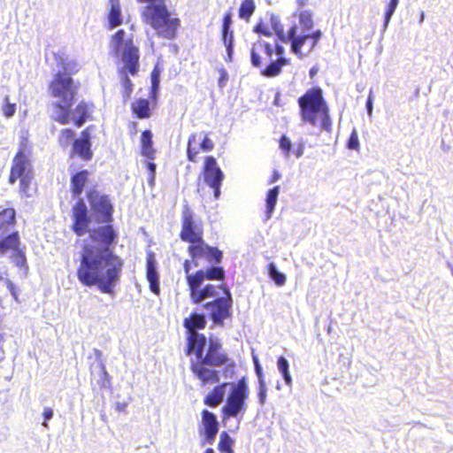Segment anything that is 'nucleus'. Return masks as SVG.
<instances>
[{
	"label": "nucleus",
	"mask_w": 453,
	"mask_h": 453,
	"mask_svg": "<svg viewBox=\"0 0 453 453\" xmlns=\"http://www.w3.org/2000/svg\"><path fill=\"white\" fill-rule=\"evenodd\" d=\"M93 104L84 100L78 103L74 109L77 117L73 119V123L76 127H82L88 120L91 119V111Z\"/></svg>",
	"instance_id": "nucleus-24"
},
{
	"label": "nucleus",
	"mask_w": 453,
	"mask_h": 453,
	"mask_svg": "<svg viewBox=\"0 0 453 453\" xmlns=\"http://www.w3.org/2000/svg\"><path fill=\"white\" fill-rule=\"evenodd\" d=\"M296 4L299 7H303L308 4V0H296Z\"/></svg>",
	"instance_id": "nucleus-57"
},
{
	"label": "nucleus",
	"mask_w": 453,
	"mask_h": 453,
	"mask_svg": "<svg viewBox=\"0 0 453 453\" xmlns=\"http://www.w3.org/2000/svg\"><path fill=\"white\" fill-rule=\"evenodd\" d=\"M225 279V270L221 266H210L203 269H199L194 272V276L192 277L191 281L194 284H203V282L207 280H219L222 281Z\"/></svg>",
	"instance_id": "nucleus-21"
},
{
	"label": "nucleus",
	"mask_w": 453,
	"mask_h": 453,
	"mask_svg": "<svg viewBox=\"0 0 453 453\" xmlns=\"http://www.w3.org/2000/svg\"><path fill=\"white\" fill-rule=\"evenodd\" d=\"M254 32L263 35L266 37H271L273 35V33L262 23H259L255 26Z\"/></svg>",
	"instance_id": "nucleus-48"
},
{
	"label": "nucleus",
	"mask_w": 453,
	"mask_h": 453,
	"mask_svg": "<svg viewBox=\"0 0 453 453\" xmlns=\"http://www.w3.org/2000/svg\"><path fill=\"white\" fill-rule=\"evenodd\" d=\"M268 273L277 286L280 287L286 283V276L277 270L273 263L268 265Z\"/></svg>",
	"instance_id": "nucleus-38"
},
{
	"label": "nucleus",
	"mask_w": 453,
	"mask_h": 453,
	"mask_svg": "<svg viewBox=\"0 0 453 453\" xmlns=\"http://www.w3.org/2000/svg\"><path fill=\"white\" fill-rule=\"evenodd\" d=\"M86 196L91 209L101 215L102 221L107 224L89 231L91 219L84 201L79 198L73 206L72 230L78 236L89 232V239L95 243L82 245L76 277L83 287L96 286L102 293L112 294L124 267V260L112 248L118 240V233L110 224L113 220V206L109 196L96 188L88 189Z\"/></svg>",
	"instance_id": "nucleus-1"
},
{
	"label": "nucleus",
	"mask_w": 453,
	"mask_h": 453,
	"mask_svg": "<svg viewBox=\"0 0 453 453\" xmlns=\"http://www.w3.org/2000/svg\"><path fill=\"white\" fill-rule=\"evenodd\" d=\"M118 73L121 77V85L124 89L125 98H129L132 94L133 86H134L132 81L128 77V75H130V73L127 72L124 73L121 70H118Z\"/></svg>",
	"instance_id": "nucleus-39"
},
{
	"label": "nucleus",
	"mask_w": 453,
	"mask_h": 453,
	"mask_svg": "<svg viewBox=\"0 0 453 453\" xmlns=\"http://www.w3.org/2000/svg\"><path fill=\"white\" fill-rule=\"evenodd\" d=\"M319 68L317 66H312L310 71L309 74L311 78H313L318 73Z\"/></svg>",
	"instance_id": "nucleus-55"
},
{
	"label": "nucleus",
	"mask_w": 453,
	"mask_h": 453,
	"mask_svg": "<svg viewBox=\"0 0 453 453\" xmlns=\"http://www.w3.org/2000/svg\"><path fill=\"white\" fill-rule=\"evenodd\" d=\"M322 37L320 30H315L311 33H298L296 25H293L287 33V38H289L290 50L298 58H303L311 53L317 47Z\"/></svg>",
	"instance_id": "nucleus-10"
},
{
	"label": "nucleus",
	"mask_w": 453,
	"mask_h": 453,
	"mask_svg": "<svg viewBox=\"0 0 453 453\" xmlns=\"http://www.w3.org/2000/svg\"><path fill=\"white\" fill-rule=\"evenodd\" d=\"M231 386L226 403L222 407L224 420L242 416L247 409L246 401L249 398L250 392L246 379L242 378L236 383H232Z\"/></svg>",
	"instance_id": "nucleus-9"
},
{
	"label": "nucleus",
	"mask_w": 453,
	"mask_h": 453,
	"mask_svg": "<svg viewBox=\"0 0 453 453\" xmlns=\"http://www.w3.org/2000/svg\"><path fill=\"white\" fill-rule=\"evenodd\" d=\"M127 407V403L126 402L118 403L115 406V409L119 412H126Z\"/></svg>",
	"instance_id": "nucleus-52"
},
{
	"label": "nucleus",
	"mask_w": 453,
	"mask_h": 453,
	"mask_svg": "<svg viewBox=\"0 0 453 453\" xmlns=\"http://www.w3.org/2000/svg\"><path fill=\"white\" fill-rule=\"evenodd\" d=\"M179 236L182 242L189 243L188 253L195 266H198V262L202 258H204L210 265L221 263L222 251L204 242L203 224L200 220L196 219V215L188 203L182 207L181 227Z\"/></svg>",
	"instance_id": "nucleus-4"
},
{
	"label": "nucleus",
	"mask_w": 453,
	"mask_h": 453,
	"mask_svg": "<svg viewBox=\"0 0 453 453\" xmlns=\"http://www.w3.org/2000/svg\"><path fill=\"white\" fill-rule=\"evenodd\" d=\"M234 441L229 434L224 431L219 435V441L218 448L221 453H234L233 450Z\"/></svg>",
	"instance_id": "nucleus-35"
},
{
	"label": "nucleus",
	"mask_w": 453,
	"mask_h": 453,
	"mask_svg": "<svg viewBox=\"0 0 453 453\" xmlns=\"http://www.w3.org/2000/svg\"><path fill=\"white\" fill-rule=\"evenodd\" d=\"M228 385L226 382H223L219 385L215 386L212 390L204 397V404L210 407H217L224 398V388Z\"/></svg>",
	"instance_id": "nucleus-27"
},
{
	"label": "nucleus",
	"mask_w": 453,
	"mask_h": 453,
	"mask_svg": "<svg viewBox=\"0 0 453 453\" xmlns=\"http://www.w3.org/2000/svg\"><path fill=\"white\" fill-rule=\"evenodd\" d=\"M117 54L122 63L119 70L127 72L131 76H136L140 70V50L134 44L133 36L128 37L123 50Z\"/></svg>",
	"instance_id": "nucleus-13"
},
{
	"label": "nucleus",
	"mask_w": 453,
	"mask_h": 453,
	"mask_svg": "<svg viewBox=\"0 0 453 453\" xmlns=\"http://www.w3.org/2000/svg\"><path fill=\"white\" fill-rule=\"evenodd\" d=\"M280 148L282 150L285 157H289L291 152V142L290 140L285 135H281L279 141Z\"/></svg>",
	"instance_id": "nucleus-44"
},
{
	"label": "nucleus",
	"mask_w": 453,
	"mask_h": 453,
	"mask_svg": "<svg viewBox=\"0 0 453 453\" xmlns=\"http://www.w3.org/2000/svg\"><path fill=\"white\" fill-rule=\"evenodd\" d=\"M214 147L215 143L210 138L209 133H193L188 138L187 158L189 162L196 163L200 152H211Z\"/></svg>",
	"instance_id": "nucleus-14"
},
{
	"label": "nucleus",
	"mask_w": 453,
	"mask_h": 453,
	"mask_svg": "<svg viewBox=\"0 0 453 453\" xmlns=\"http://www.w3.org/2000/svg\"><path fill=\"white\" fill-rule=\"evenodd\" d=\"M140 4H146L141 12L142 21L152 27L157 35L167 40L176 38L180 27V19L172 17L165 0H136Z\"/></svg>",
	"instance_id": "nucleus-7"
},
{
	"label": "nucleus",
	"mask_w": 453,
	"mask_h": 453,
	"mask_svg": "<svg viewBox=\"0 0 453 453\" xmlns=\"http://www.w3.org/2000/svg\"><path fill=\"white\" fill-rule=\"evenodd\" d=\"M146 278L149 281L150 291L159 296V276L156 268L155 254L152 251L149 252L146 257Z\"/></svg>",
	"instance_id": "nucleus-22"
},
{
	"label": "nucleus",
	"mask_w": 453,
	"mask_h": 453,
	"mask_svg": "<svg viewBox=\"0 0 453 453\" xmlns=\"http://www.w3.org/2000/svg\"><path fill=\"white\" fill-rule=\"evenodd\" d=\"M159 88V74L157 71L154 70L151 73V87L150 89V100L153 105L157 104V93Z\"/></svg>",
	"instance_id": "nucleus-36"
},
{
	"label": "nucleus",
	"mask_w": 453,
	"mask_h": 453,
	"mask_svg": "<svg viewBox=\"0 0 453 453\" xmlns=\"http://www.w3.org/2000/svg\"><path fill=\"white\" fill-rule=\"evenodd\" d=\"M62 67L63 70L57 72L49 82L48 90L51 97L58 99L52 104V119L60 125H67L72 120L71 109L80 88V83L72 75L77 73L79 69L73 61Z\"/></svg>",
	"instance_id": "nucleus-3"
},
{
	"label": "nucleus",
	"mask_w": 453,
	"mask_h": 453,
	"mask_svg": "<svg viewBox=\"0 0 453 453\" xmlns=\"http://www.w3.org/2000/svg\"><path fill=\"white\" fill-rule=\"evenodd\" d=\"M141 150L142 154L150 158L153 159L155 157L156 150L153 148L152 133L150 130H144L141 135Z\"/></svg>",
	"instance_id": "nucleus-28"
},
{
	"label": "nucleus",
	"mask_w": 453,
	"mask_h": 453,
	"mask_svg": "<svg viewBox=\"0 0 453 453\" xmlns=\"http://www.w3.org/2000/svg\"><path fill=\"white\" fill-rule=\"evenodd\" d=\"M90 172L82 169L75 172L70 178V190L73 197H80L89 180Z\"/></svg>",
	"instance_id": "nucleus-23"
},
{
	"label": "nucleus",
	"mask_w": 453,
	"mask_h": 453,
	"mask_svg": "<svg viewBox=\"0 0 453 453\" xmlns=\"http://www.w3.org/2000/svg\"><path fill=\"white\" fill-rule=\"evenodd\" d=\"M128 38H127V34L124 29H119L117 30L110 39V45L112 50L115 53L119 52L123 50L124 45L126 44V41Z\"/></svg>",
	"instance_id": "nucleus-29"
},
{
	"label": "nucleus",
	"mask_w": 453,
	"mask_h": 453,
	"mask_svg": "<svg viewBox=\"0 0 453 453\" xmlns=\"http://www.w3.org/2000/svg\"><path fill=\"white\" fill-rule=\"evenodd\" d=\"M2 111L6 118L12 117L16 112V104L10 102V97L8 96L4 97Z\"/></svg>",
	"instance_id": "nucleus-40"
},
{
	"label": "nucleus",
	"mask_w": 453,
	"mask_h": 453,
	"mask_svg": "<svg viewBox=\"0 0 453 453\" xmlns=\"http://www.w3.org/2000/svg\"><path fill=\"white\" fill-rule=\"evenodd\" d=\"M278 369L281 372L284 381L288 386H291L292 384V378L290 376L289 371H288V360L280 356L278 357L277 361Z\"/></svg>",
	"instance_id": "nucleus-37"
},
{
	"label": "nucleus",
	"mask_w": 453,
	"mask_h": 453,
	"mask_svg": "<svg viewBox=\"0 0 453 453\" xmlns=\"http://www.w3.org/2000/svg\"><path fill=\"white\" fill-rule=\"evenodd\" d=\"M204 453H214V450H213V449L209 448V449H207L204 451Z\"/></svg>",
	"instance_id": "nucleus-58"
},
{
	"label": "nucleus",
	"mask_w": 453,
	"mask_h": 453,
	"mask_svg": "<svg viewBox=\"0 0 453 453\" xmlns=\"http://www.w3.org/2000/svg\"><path fill=\"white\" fill-rule=\"evenodd\" d=\"M267 387L265 381H260L258 383L257 397L260 404H264L266 400Z\"/></svg>",
	"instance_id": "nucleus-46"
},
{
	"label": "nucleus",
	"mask_w": 453,
	"mask_h": 453,
	"mask_svg": "<svg viewBox=\"0 0 453 453\" xmlns=\"http://www.w3.org/2000/svg\"><path fill=\"white\" fill-rule=\"evenodd\" d=\"M151 101L146 98H138L131 104L133 114L140 119H149L152 115Z\"/></svg>",
	"instance_id": "nucleus-26"
},
{
	"label": "nucleus",
	"mask_w": 453,
	"mask_h": 453,
	"mask_svg": "<svg viewBox=\"0 0 453 453\" xmlns=\"http://www.w3.org/2000/svg\"><path fill=\"white\" fill-rule=\"evenodd\" d=\"M273 29L280 42H288L289 41V38H287V34L284 33V27L280 22L274 21L273 24Z\"/></svg>",
	"instance_id": "nucleus-42"
},
{
	"label": "nucleus",
	"mask_w": 453,
	"mask_h": 453,
	"mask_svg": "<svg viewBox=\"0 0 453 453\" xmlns=\"http://www.w3.org/2000/svg\"><path fill=\"white\" fill-rule=\"evenodd\" d=\"M296 16L298 18L299 24L302 28V33L308 32L313 27L314 22L311 11L304 10L300 12L298 14H296Z\"/></svg>",
	"instance_id": "nucleus-33"
},
{
	"label": "nucleus",
	"mask_w": 453,
	"mask_h": 453,
	"mask_svg": "<svg viewBox=\"0 0 453 453\" xmlns=\"http://www.w3.org/2000/svg\"><path fill=\"white\" fill-rule=\"evenodd\" d=\"M93 369V365H91ZM91 386L94 390H104L111 388V378L106 371L103 361L96 365V371L91 370Z\"/></svg>",
	"instance_id": "nucleus-20"
},
{
	"label": "nucleus",
	"mask_w": 453,
	"mask_h": 453,
	"mask_svg": "<svg viewBox=\"0 0 453 453\" xmlns=\"http://www.w3.org/2000/svg\"><path fill=\"white\" fill-rule=\"evenodd\" d=\"M202 427L200 435L203 436V442L211 444L219 432V423L214 413L208 410L202 411Z\"/></svg>",
	"instance_id": "nucleus-19"
},
{
	"label": "nucleus",
	"mask_w": 453,
	"mask_h": 453,
	"mask_svg": "<svg viewBox=\"0 0 453 453\" xmlns=\"http://www.w3.org/2000/svg\"><path fill=\"white\" fill-rule=\"evenodd\" d=\"M32 148L27 139H23L14 155L8 177L9 184L19 180V193L21 197H32L36 193L35 171L32 165Z\"/></svg>",
	"instance_id": "nucleus-6"
},
{
	"label": "nucleus",
	"mask_w": 453,
	"mask_h": 453,
	"mask_svg": "<svg viewBox=\"0 0 453 453\" xmlns=\"http://www.w3.org/2000/svg\"><path fill=\"white\" fill-rule=\"evenodd\" d=\"M255 371H256V374H257V379H258V383H260L261 380L262 381H265V377H264V373H263V371H262V368L259 365L257 361L255 362Z\"/></svg>",
	"instance_id": "nucleus-50"
},
{
	"label": "nucleus",
	"mask_w": 453,
	"mask_h": 453,
	"mask_svg": "<svg viewBox=\"0 0 453 453\" xmlns=\"http://www.w3.org/2000/svg\"><path fill=\"white\" fill-rule=\"evenodd\" d=\"M75 139V132L72 128L66 127L60 130L58 142L61 147L66 148L70 144L73 145Z\"/></svg>",
	"instance_id": "nucleus-34"
},
{
	"label": "nucleus",
	"mask_w": 453,
	"mask_h": 453,
	"mask_svg": "<svg viewBox=\"0 0 453 453\" xmlns=\"http://www.w3.org/2000/svg\"><path fill=\"white\" fill-rule=\"evenodd\" d=\"M277 55V59L271 61L262 68L260 73L268 78L276 77L280 74L282 67L290 64V59L284 57L285 49L279 43L273 44V54Z\"/></svg>",
	"instance_id": "nucleus-18"
},
{
	"label": "nucleus",
	"mask_w": 453,
	"mask_h": 453,
	"mask_svg": "<svg viewBox=\"0 0 453 453\" xmlns=\"http://www.w3.org/2000/svg\"><path fill=\"white\" fill-rule=\"evenodd\" d=\"M192 286L188 288L189 297L193 303L197 304L203 302L207 298H217L219 294V289L222 290L223 296H225V289L228 288L226 285H213V284H206L204 287L201 288L202 284H194L191 282Z\"/></svg>",
	"instance_id": "nucleus-17"
},
{
	"label": "nucleus",
	"mask_w": 453,
	"mask_h": 453,
	"mask_svg": "<svg viewBox=\"0 0 453 453\" xmlns=\"http://www.w3.org/2000/svg\"><path fill=\"white\" fill-rule=\"evenodd\" d=\"M279 193L280 186H275L274 188L269 189L266 194L265 205L267 219L271 218L273 211H274Z\"/></svg>",
	"instance_id": "nucleus-30"
},
{
	"label": "nucleus",
	"mask_w": 453,
	"mask_h": 453,
	"mask_svg": "<svg viewBox=\"0 0 453 453\" xmlns=\"http://www.w3.org/2000/svg\"><path fill=\"white\" fill-rule=\"evenodd\" d=\"M273 44L262 38L252 42L250 47V63L256 68H265L272 60Z\"/></svg>",
	"instance_id": "nucleus-15"
},
{
	"label": "nucleus",
	"mask_w": 453,
	"mask_h": 453,
	"mask_svg": "<svg viewBox=\"0 0 453 453\" xmlns=\"http://www.w3.org/2000/svg\"><path fill=\"white\" fill-rule=\"evenodd\" d=\"M233 298L228 288L225 296L205 303L203 307L209 311V318L215 325L223 326L226 319L232 317Z\"/></svg>",
	"instance_id": "nucleus-12"
},
{
	"label": "nucleus",
	"mask_w": 453,
	"mask_h": 453,
	"mask_svg": "<svg viewBox=\"0 0 453 453\" xmlns=\"http://www.w3.org/2000/svg\"><path fill=\"white\" fill-rule=\"evenodd\" d=\"M231 25H232V12H231V11H228L223 16L221 30H231Z\"/></svg>",
	"instance_id": "nucleus-47"
},
{
	"label": "nucleus",
	"mask_w": 453,
	"mask_h": 453,
	"mask_svg": "<svg viewBox=\"0 0 453 453\" xmlns=\"http://www.w3.org/2000/svg\"><path fill=\"white\" fill-rule=\"evenodd\" d=\"M192 265L194 267H196L194 265V262L192 261V258L190 260L189 259L184 260L183 270H184L185 276H186V283L188 285V289L192 286L191 280H192V277L194 276V272L193 273L191 272Z\"/></svg>",
	"instance_id": "nucleus-41"
},
{
	"label": "nucleus",
	"mask_w": 453,
	"mask_h": 453,
	"mask_svg": "<svg viewBox=\"0 0 453 453\" xmlns=\"http://www.w3.org/2000/svg\"><path fill=\"white\" fill-rule=\"evenodd\" d=\"M17 224V213L13 207L0 206V256L11 254V260L19 268L27 267L25 248L18 231H12Z\"/></svg>",
	"instance_id": "nucleus-5"
},
{
	"label": "nucleus",
	"mask_w": 453,
	"mask_h": 453,
	"mask_svg": "<svg viewBox=\"0 0 453 453\" xmlns=\"http://www.w3.org/2000/svg\"><path fill=\"white\" fill-rule=\"evenodd\" d=\"M399 0H390V2L388 4L387 10L385 12V21H384V27H388V22L395 12L397 5H398Z\"/></svg>",
	"instance_id": "nucleus-43"
},
{
	"label": "nucleus",
	"mask_w": 453,
	"mask_h": 453,
	"mask_svg": "<svg viewBox=\"0 0 453 453\" xmlns=\"http://www.w3.org/2000/svg\"><path fill=\"white\" fill-rule=\"evenodd\" d=\"M109 4L108 28L113 29L123 23L120 0H109Z\"/></svg>",
	"instance_id": "nucleus-25"
},
{
	"label": "nucleus",
	"mask_w": 453,
	"mask_h": 453,
	"mask_svg": "<svg viewBox=\"0 0 453 453\" xmlns=\"http://www.w3.org/2000/svg\"><path fill=\"white\" fill-rule=\"evenodd\" d=\"M2 279V277L0 276V280Z\"/></svg>",
	"instance_id": "nucleus-59"
},
{
	"label": "nucleus",
	"mask_w": 453,
	"mask_h": 453,
	"mask_svg": "<svg viewBox=\"0 0 453 453\" xmlns=\"http://www.w3.org/2000/svg\"><path fill=\"white\" fill-rule=\"evenodd\" d=\"M206 319L203 314L193 312L183 321L188 331L185 354L193 355L189 360V370L195 380L201 387L218 384L220 380L219 367L230 365V357L224 349L222 343L213 337L207 338L205 334L196 330L204 329Z\"/></svg>",
	"instance_id": "nucleus-2"
},
{
	"label": "nucleus",
	"mask_w": 453,
	"mask_h": 453,
	"mask_svg": "<svg viewBox=\"0 0 453 453\" xmlns=\"http://www.w3.org/2000/svg\"><path fill=\"white\" fill-rule=\"evenodd\" d=\"M224 179L225 174L217 159L213 156H206L201 168L199 180L212 191L215 200L220 196V188Z\"/></svg>",
	"instance_id": "nucleus-11"
},
{
	"label": "nucleus",
	"mask_w": 453,
	"mask_h": 453,
	"mask_svg": "<svg viewBox=\"0 0 453 453\" xmlns=\"http://www.w3.org/2000/svg\"><path fill=\"white\" fill-rule=\"evenodd\" d=\"M90 135V127L83 129L79 138H76L72 146L70 157H78L83 161H90L93 158V150Z\"/></svg>",
	"instance_id": "nucleus-16"
},
{
	"label": "nucleus",
	"mask_w": 453,
	"mask_h": 453,
	"mask_svg": "<svg viewBox=\"0 0 453 453\" xmlns=\"http://www.w3.org/2000/svg\"><path fill=\"white\" fill-rule=\"evenodd\" d=\"M301 119L312 127L319 126L322 130L330 132L332 120L329 107L319 87L307 89L297 100Z\"/></svg>",
	"instance_id": "nucleus-8"
},
{
	"label": "nucleus",
	"mask_w": 453,
	"mask_h": 453,
	"mask_svg": "<svg viewBox=\"0 0 453 453\" xmlns=\"http://www.w3.org/2000/svg\"><path fill=\"white\" fill-rule=\"evenodd\" d=\"M347 147L349 150H357L359 149L358 134H357V132L356 129L352 130V132L349 137L348 142H347Z\"/></svg>",
	"instance_id": "nucleus-45"
},
{
	"label": "nucleus",
	"mask_w": 453,
	"mask_h": 453,
	"mask_svg": "<svg viewBox=\"0 0 453 453\" xmlns=\"http://www.w3.org/2000/svg\"><path fill=\"white\" fill-rule=\"evenodd\" d=\"M221 41L226 49V61L230 62L234 54V32L232 30H221Z\"/></svg>",
	"instance_id": "nucleus-32"
},
{
	"label": "nucleus",
	"mask_w": 453,
	"mask_h": 453,
	"mask_svg": "<svg viewBox=\"0 0 453 453\" xmlns=\"http://www.w3.org/2000/svg\"><path fill=\"white\" fill-rule=\"evenodd\" d=\"M255 10L256 4L254 0H242L238 10V16L245 21H250Z\"/></svg>",
	"instance_id": "nucleus-31"
},
{
	"label": "nucleus",
	"mask_w": 453,
	"mask_h": 453,
	"mask_svg": "<svg viewBox=\"0 0 453 453\" xmlns=\"http://www.w3.org/2000/svg\"><path fill=\"white\" fill-rule=\"evenodd\" d=\"M147 168L150 171L149 184L153 187L156 179V165L154 163L149 162L147 164Z\"/></svg>",
	"instance_id": "nucleus-49"
},
{
	"label": "nucleus",
	"mask_w": 453,
	"mask_h": 453,
	"mask_svg": "<svg viewBox=\"0 0 453 453\" xmlns=\"http://www.w3.org/2000/svg\"><path fill=\"white\" fill-rule=\"evenodd\" d=\"M366 107H367L368 113L371 114L372 110V95H369V96L367 98Z\"/></svg>",
	"instance_id": "nucleus-54"
},
{
	"label": "nucleus",
	"mask_w": 453,
	"mask_h": 453,
	"mask_svg": "<svg viewBox=\"0 0 453 453\" xmlns=\"http://www.w3.org/2000/svg\"><path fill=\"white\" fill-rule=\"evenodd\" d=\"M43 418H44V422H43V426H47V423L46 421L50 419L53 416V411L50 409V408H45L43 410Z\"/></svg>",
	"instance_id": "nucleus-51"
},
{
	"label": "nucleus",
	"mask_w": 453,
	"mask_h": 453,
	"mask_svg": "<svg viewBox=\"0 0 453 453\" xmlns=\"http://www.w3.org/2000/svg\"><path fill=\"white\" fill-rule=\"evenodd\" d=\"M280 179V174L278 173V171H273V173L271 176V179L269 180V183L270 184L274 183L277 180H279Z\"/></svg>",
	"instance_id": "nucleus-53"
},
{
	"label": "nucleus",
	"mask_w": 453,
	"mask_h": 453,
	"mask_svg": "<svg viewBox=\"0 0 453 453\" xmlns=\"http://www.w3.org/2000/svg\"><path fill=\"white\" fill-rule=\"evenodd\" d=\"M303 147L301 144L299 146V148L295 151V155L296 157H300L303 155Z\"/></svg>",
	"instance_id": "nucleus-56"
}]
</instances>
